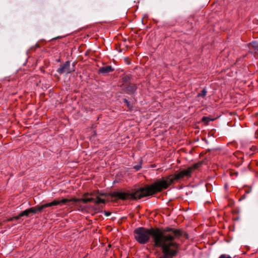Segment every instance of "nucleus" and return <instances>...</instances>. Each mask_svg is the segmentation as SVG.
Listing matches in <instances>:
<instances>
[{
    "instance_id": "10",
    "label": "nucleus",
    "mask_w": 258,
    "mask_h": 258,
    "mask_svg": "<svg viewBox=\"0 0 258 258\" xmlns=\"http://www.w3.org/2000/svg\"><path fill=\"white\" fill-rule=\"evenodd\" d=\"M29 209H26L25 211L22 212L20 213V214L17 216L14 217L13 218L15 219L16 220H18L19 218H20L21 217L23 216H28L29 214H30Z\"/></svg>"
},
{
    "instance_id": "16",
    "label": "nucleus",
    "mask_w": 258,
    "mask_h": 258,
    "mask_svg": "<svg viewBox=\"0 0 258 258\" xmlns=\"http://www.w3.org/2000/svg\"><path fill=\"white\" fill-rule=\"evenodd\" d=\"M124 102L127 105H128L129 104V102L126 99H124Z\"/></svg>"
},
{
    "instance_id": "19",
    "label": "nucleus",
    "mask_w": 258,
    "mask_h": 258,
    "mask_svg": "<svg viewBox=\"0 0 258 258\" xmlns=\"http://www.w3.org/2000/svg\"><path fill=\"white\" fill-rule=\"evenodd\" d=\"M89 195V194L88 193H87V194H85L84 195V196H87V195Z\"/></svg>"
},
{
    "instance_id": "13",
    "label": "nucleus",
    "mask_w": 258,
    "mask_h": 258,
    "mask_svg": "<svg viewBox=\"0 0 258 258\" xmlns=\"http://www.w3.org/2000/svg\"><path fill=\"white\" fill-rule=\"evenodd\" d=\"M227 201H228V206L232 207L234 205V202L231 199H227Z\"/></svg>"
},
{
    "instance_id": "7",
    "label": "nucleus",
    "mask_w": 258,
    "mask_h": 258,
    "mask_svg": "<svg viewBox=\"0 0 258 258\" xmlns=\"http://www.w3.org/2000/svg\"><path fill=\"white\" fill-rule=\"evenodd\" d=\"M114 69L111 66H106L99 68L98 72L100 74H106L112 72Z\"/></svg>"
},
{
    "instance_id": "14",
    "label": "nucleus",
    "mask_w": 258,
    "mask_h": 258,
    "mask_svg": "<svg viewBox=\"0 0 258 258\" xmlns=\"http://www.w3.org/2000/svg\"><path fill=\"white\" fill-rule=\"evenodd\" d=\"M30 213L35 214L37 212L36 207L29 208Z\"/></svg>"
},
{
    "instance_id": "20",
    "label": "nucleus",
    "mask_w": 258,
    "mask_h": 258,
    "mask_svg": "<svg viewBox=\"0 0 258 258\" xmlns=\"http://www.w3.org/2000/svg\"><path fill=\"white\" fill-rule=\"evenodd\" d=\"M227 258H231V257L229 255H227Z\"/></svg>"
},
{
    "instance_id": "1",
    "label": "nucleus",
    "mask_w": 258,
    "mask_h": 258,
    "mask_svg": "<svg viewBox=\"0 0 258 258\" xmlns=\"http://www.w3.org/2000/svg\"><path fill=\"white\" fill-rule=\"evenodd\" d=\"M203 161H200L187 169L181 170L177 173L171 174L158 180L151 185H146L137 189L131 192H125L120 191H115L111 194L113 198L122 200L140 199L142 198L152 196L156 193L160 192L163 189H167L175 181L178 180L184 177H190L193 171L198 169L203 164Z\"/></svg>"
},
{
    "instance_id": "15",
    "label": "nucleus",
    "mask_w": 258,
    "mask_h": 258,
    "mask_svg": "<svg viewBox=\"0 0 258 258\" xmlns=\"http://www.w3.org/2000/svg\"><path fill=\"white\" fill-rule=\"evenodd\" d=\"M137 170H139L141 168V167L140 166H135L134 167Z\"/></svg>"
},
{
    "instance_id": "2",
    "label": "nucleus",
    "mask_w": 258,
    "mask_h": 258,
    "mask_svg": "<svg viewBox=\"0 0 258 258\" xmlns=\"http://www.w3.org/2000/svg\"><path fill=\"white\" fill-rule=\"evenodd\" d=\"M175 229L168 227L164 228H151L149 229L145 227H139L135 229L134 235L135 239L141 244L148 243L151 236L154 246H163L164 241L168 242L170 239V233Z\"/></svg>"
},
{
    "instance_id": "3",
    "label": "nucleus",
    "mask_w": 258,
    "mask_h": 258,
    "mask_svg": "<svg viewBox=\"0 0 258 258\" xmlns=\"http://www.w3.org/2000/svg\"><path fill=\"white\" fill-rule=\"evenodd\" d=\"M170 239L168 242L163 241V246H154L155 247L161 248L163 256L159 258H172L175 256L178 251L179 244L176 240L179 239L182 235V231L177 229L170 233ZM163 241H164L163 239Z\"/></svg>"
},
{
    "instance_id": "4",
    "label": "nucleus",
    "mask_w": 258,
    "mask_h": 258,
    "mask_svg": "<svg viewBox=\"0 0 258 258\" xmlns=\"http://www.w3.org/2000/svg\"><path fill=\"white\" fill-rule=\"evenodd\" d=\"M62 200H67L66 203L70 202H82L84 203H87L90 202H93L96 204H99L101 203H104L105 200L98 197L96 199L93 198H83L81 199L72 198L70 199H62Z\"/></svg>"
},
{
    "instance_id": "12",
    "label": "nucleus",
    "mask_w": 258,
    "mask_h": 258,
    "mask_svg": "<svg viewBox=\"0 0 258 258\" xmlns=\"http://www.w3.org/2000/svg\"><path fill=\"white\" fill-rule=\"evenodd\" d=\"M206 94H207V90L205 88H204L202 90L201 93H199L198 96L199 97L200 96V97H204L206 95Z\"/></svg>"
},
{
    "instance_id": "6",
    "label": "nucleus",
    "mask_w": 258,
    "mask_h": 258,
    "mask_svg": "<svg viewBox=\"0 0 258 258\" xmlns=\"http://www.w3.org/2000/svg\"><path fill=\"white\" fill-rule=\"evenodd\" d=\"M70 62L69 61H67L63 64H62L60 66L57 72L60 74L63 73H70L72 71L70 69Z\"/></svg>"
},
{
    "instance_id": "9",
    "label": "nucleus",
    "mask_w": 258,
    "mask_h": 258,
    "mask_svg": "<svg viewBox=\"0 0 258 258\" xmlns=\"http://www.w3.org/2000/svg\"><path fill=\"white\" fill-rule=\"evenodd\" d=\"M137 89L136 85L132 84L126 87L125 91L127 93L132 94L134 93Z\"/></svg>"
},
{
    "instance_id": "5",
    "label": "nucleus",
    "mask_w": 258,
    "mask_h": 258,
    "mask_svg": "<svg viewBox=\"0 0 258 258\" xmlns=\"http://www.w3.org/2000/svg\"><path fill=\"white\" fill-rule=\"evenodd\" d=\"M67 200H54L52 202L46 203L45 204H43L40 206H36L37 208V212H41L42 209L44 208H46L47 207L53 206H57V205H60L62 206L63 205H65L66 204Z\"/></svg>"
},
{
    "instance_id": "17",
    "label": "nucleus",
    "mask_w": 258,
    "mask_h": 258,
    "mask_svg": "<svg viewBox=\"0 0 258 258\" xmlns=\"http://www.w3.org/2000/svg\"><path fill=\"white\" fill-rule=\"evenodd\" d=\"M124 102L127 105H128L129 104V102L126 99H124Z\"/></svg>"
},
{
    "instance_id": "11",
    "label": "nucleus",
    "mask_w": 258,
    "mask_h": 258,
    "mask_svg": "<svg viewBox=\"0 0 258 258\" xmlns=\"http://www.w3.org/2000/svg\"><path fill=\"white\" fill-rule=\"evenodd\" d=\"M214 120V118H211L207 116H204L202 119V121L205 122V123L206 125L208 124L209 122H210V121H213Z\"/></svg>"
},
{
    "instance_id": "8",
    "label": "nucleus",
    "mask_w": 258,
    "mask_h": 258,
    "mask_svg": "<svg viewBox=\"0 0 258 258\" xmlns=\"http://www.w3.org/2000/svg\"><path fill=\"white\" fill-rule=\"evenodd\" d=\"M249 52L250 53H258V42L253 41L248 45Z\"/></svg>"
},
{
    "instance_id": "18",
    "label": "nucleus",
    "mask_w": 258,
    "mask_h": 258,
    "mask_svg": "<svg viewBox=\"0 0 258 258\" xmlns=\"http://www.w3.org/2000/svg\"><path fill=\"white\" fill-rule=\"evenodd\" d=\"M219 258H226V255L222 254Z\"/></svg>"
}]
</instances>
